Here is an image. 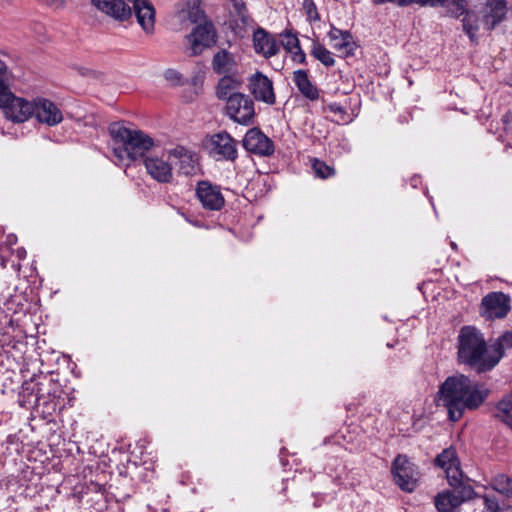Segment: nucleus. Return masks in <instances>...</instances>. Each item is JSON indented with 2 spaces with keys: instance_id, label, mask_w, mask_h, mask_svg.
<instances>
[{
  "instance_id": "a211bd4d",
  "label": "nucleus",
  "mask_w": 512,
  "mask_h": 512,
  "mask_svg": "<svg viewBox=\"0 0 512 512\" xmlns=\"http://www.w3.org/2000/svg\"><path fill=\"white\" fill-rule=\"evenodd\" d=\"M450 0H372L374 5H382L385 3H392L399 7H408L412 4H417L421 7H432V8H438L448 5ZM453 3V6L455 7L453 9L454 14H461L463 13V5L465 3V0H451Z\"/></svg>"
},
{
  "instance_id": "0eeeda50",
  "label": "nucleus",
  "mask_w": 512,
  "mask_h": 512,
  "mask_svg": "<svg viewBox=\"0 0 512 512\" xmlns=\"http://www.w3.org/2000/svg\"><path fill=\"white\" fill-rule=\"evenodd\" d=\"M203 147L218 160L235 161L238 157L236 140L226 131L206 136Z\"/></svg>"
},
{
  "instance_id": "6e6d98bb",
  "label": "nucleus",
  "mask_w": 512,
  "mask_h": 512,
  "mask_svg": "<svg viewBox=\"0 0 512 512\" xmlns=\"http://www.w3.org/2000/svg\"><path fill=\"white\" fill-rule=\"evenodd\" d=\"M506 481H507L508 486H510V488L506 489L507 493L512 495V483L510 482V479H508V478H506Z\"/></svg>"
},
{
  "instance_id": "aec40b11",
  "label": "nucleus",
  "mask_w": 512,
  "mask_h": 512,
  "mask_svg": "<svg viewBox=\"0 0 512 512\" xmlns=\"http://www.w3.org/2000/svg\"><path fill=\"white\" fill-rule=\"evenodd\" d=\"M466 6H467V0H465V3L463 5V13H461L459 15L458 14L456 15L453 13V9L455 7L453 6V3L451 2V0L449 1L448 5L443 6L442 8H446L447 12L455 18H458V17L464 15V17L462 19L463 31L467 34V36L469 37V39L472 43H476L477 42L476 33L479 30V24H478L479 17L474 11L467 10Z\"/></svg>"
},
{
  "instance_id": "4d7b16f0",
  "label": "nucleus",
  "mask_w": 512,
  "mask_h": 512,
  "mask_svg": "<svg viewBox=\"0 0 512 512\" xmlns=\"http://www.w3.org/2000/svg\"><path fill=\"white\" fill-rule=\"evenodd\" d=\"M450 245H451V248L454 250V252H458V247H457V244L455 242L452 241L450 243Z\"/></svg>"
},
{
  "instance_id": "09e8293b",
  "label": "nucleus",
  "mask_w": 512,
  "mask_h": 512,
  "mask_svg": "<svg viewBox=\"0 0 512 512\" xmlns=\"http://www.w3.org/2000/svg\"><path fill=\"white\" fill-rule=\"evenodd\" d=\"M7 73H8V67H7L6 63L0 59V77L5 78Z\"/></svg>"
},
{
  "instance_id": "58836bf2",
  "label": "nucleus",
  "mask_w": 512,
  "mask_h": 512,
  "mask_svg": "<svg viewBox=\"0 0 512 512\" xmlns=\"http://www.w3.org/2000/svg\"><path fill=\"white\" fill-rule=\"evenodd\" d=\"M324 111L328 110L332 113L338 114L340 120L343 122H347L348 114L346 108L337 102L329 103L327 106L323 108Z\"/></svg>"
},
{
  "instance_id": "a18cd8bd",
  "label": "nucleus",
  "mask_w": 512,
  "mask_h": 512,
  "mask_svg": "<svg viewBox=\"0 0 512 512\" xmlns=\"http://www.w3.org/2000/svg\"><path fill=\"white\" fill-rule=\"evenodd\" d=\"M292 53H293V56H292L293 61L298 62L300 64H305V65L307 64L306 54L302 50L301 47L296 49V51L292 52Z\"/></svg>"
},
{
  "instance_id": "cd10ccee",
  "label": "nucleus",
  "mask_w": 512,
  "mask_h": 512,
  "mask_svg": "<svg viewBox=\"0 0 512 512\" xmlns=\"http://www.w3.org/2000/svg\"><path fill=\"white\" fill-rule=\"evenodd\" d=\"M311 55L326 67L335 65L332 53L322 44L315 43L311 49Z\"/></svg>"
},
{
  "instance_id": "49530a36",
  "label": "nucleus",
  "mask_w": 512,
  "mask_h": 512,
  "mask_svg": "<svg viewBox=\"0 0 512 512\" xmlns=\"http://www.w3.org/2000/svg\"><path fill=\"white\" fill-rule=\"evenodd\" d=\"M494 417L504 423L507 427H509L512 431V414L506 413V414H500L495 413Z\"/></svg>"
},
{
  "instance_id": "79ce46f5",
  "label": "nucleus",
  "mask_w": 512,
  "mask_h": 512,
  "mask_svg": "<svg viewBox=\"0 0 512 512\" xmlns=\"http://www.w3.org/2000/svg\"><path fill=\"white\" fill-rule=\"evenodd\" d=\"M17 236L15 234H9L6 237V241L0 244V253H14L13 246L17 244Z\"/></svg>"
},
{
  "instance_id": "b1692460",
  "label": "nucleus",
  "mask_w": 512,
  "mask_h": 512,
  "mask_svg": "<svg viewBox=\"0 0 512 512\" xmlns=\"http://www.w3.org/2000/svg\"><path fill=\"white\" fill-rule=\"evenodd\" d=\"M242 82L230 75L223 76L216 86V96L219 100L229 101V97L233 93H237L236 90L240 89Z\"/></svg>"
},
{
  "instance_id": "39448f33",
  "label": "nucleus",
  "mask_w": 512,
  "mask_h": 512,
  "mask_svg": "<svg viewBox=\"0 0 512 512\" xmlns=\"http://www.w3.org/2000/svg\"><path fill=\"white\" fill-rule=\"evenodd\" d=\"M395 484L404 492H413L418 484L420 472L407 455L398 454L391 464Z\"/></svg>"
},
{
  "instance_id": "423d86ee",
  "label": "nucleus",
  "mask_w": 512,
  "mask_h": 512,
  "mask_svg": "<svg viewBox=\"0 0 512 512\" xmlns=\"http://www.w3.org/2000/svg\"><path fill=\"white\" fill-rule=\"evenodd\" d=\"M225 114L235 123L252 125L256 115L254 101L249 95L233 93L226 102Z\"/></svg>"
},
{
  "instance_id": "9d476101",
  "label": "nucleus",
  "mask_w": 512,
  "mask_h": 512,
  "mask_svg": "<svg viewBox=\"0 0 512 512\" xmlns=\"http://www.w3.org/2000/svg\"><path fill=\"white\" fill-rule=\"evenodd\" d=\"M242 146L246 151L263 157H270L275 152L274 142L259 127H252L246 132Z\"/></svg>"
},
{
  "instance_id": "f3484780",
  "label": "nucleus",
  "mask_w": 512,
  "mask_h": 512,
  "mask_svg": "<svg viewBox=\"0 0 512 512\" xmlns=\"http://www.w3.org/2000/svg\"><path fill=\"white\" fill-rule=\"evenodd\" d=\"M253 48L257 54L270 58L279 52V46L275 37L262 27L253 32Z\"/></svg>"
},
{
  "instance_id": "4468645a",
  "label": "nucleus",
  "mask_w": 512,
  "mask_h": 512,
  "mask_svg": "<svg viewBox=\"0 0 512 512\" xmlns=\"http://www.w3.org/2000/svg\"><path fill=\"white\" fill-rule=\"evenodd\" d=\"M250 93L257 101L273 105L276 102L273 82L261 71H257L249 78L248 85Z\"/></svg>"
},
{
  "instance_id": "473e14b6",
  "label": "nucleus",
  "mask_w": 512,
  "mask_h": 512,
  "mask_svg": "<svg viewBox=\"0 0 512 512\" xmlns=\"http://www.w3.org/2000/svg\"><path fill=\"white\" fill-rule=\"evenodd\" d=\"M282 36L284 39L281 41V44L287 52L292 53L293 49H298L301 47L297 35L291 31L286 30Z\"/></svg>"
},
{
  "instance_id": "9b49d317",
  "label": "nucleus",
  "mask_w": 512,
  "mask_h": 512,
  "mask_svg": "<svg viewBox=\"0 0 512 512\" xmlns=\"http://www.w3.org/2000/svg\"><path fill=\"white\" fill-rule=\"evenodd\" d=\"M195 194L202 207L210 211H220L225 205V198L220 186L209 180H200L196 184Z\"/></svg>"
},
{
  "instance_id": "f704fd0d",
  "label": "nucleus",
  "mask_w": 512,
  "mask_h": 512,
  "mask_svg": "<svg viewBox=\"0 0 512 512\" xmlns=\"http://www.w3.org/2000/svg\"><path fill=\"white\" fill-rule=\"evenodd\" d=\"M341 45L348 46L350 50L346 52V57L353 56L355 49L358 47L357 43L354 41V37L349 30H343L341 35Z\"/></svg>"
},
{
  "instance_id": "7c9ffc66",
  "label": "nucleus",
  "mask_w": 512,
  "mask_h": 512,
  "mask_svg": "<svg viewBox=\"0 0 512 512\" xmlns=\"http://www.w3.org/2000/svg\"><path fill=\"white\" fill-rule=\"evenodd\" d=\"M188 19L195 24H201V21H208L204 10L200 7V1L196 0L192 4L188 3Z\"/></svg>"
},
{
  "instance_id": "4be33fe9",
  "label": "nucleus",
  "mask_w": 512,
  "mask_h": 512,
  "mask_svg": "<svg viewBox=\"0 0 512 512\" xmlns=\"http://www.w3.org/2000/svg\"><path fill=\"white\" fill-rule=\"evenodd\" d=\"M293 81L303 97L310 101H316L320 97V90L309 79L308 71L299 69L293 72Z\"/></svg>"
},
{
  "instance_id": "c756f323",
  "label": "nucleus",
  "mask_w": 512,
  "mask_h": 512,
  "mask_svg": "<svg viewBox=\"0 0 512 512\" xmlns=\"http://www.w3.org/2000/svg\"><path fill=\"white\" fill-rule=\"evenodd\" d=\"M230 1L243 27H247L251 22H253V19L249 15V11L244 0Z\"/></svg>"
},
{
  "instance_id": "20e7f679",
  "label": "nucleus",
  "mask_w": 512,
  "mask_h": 512,
  "mask_svg": "<svg viewBox=\"0 0 512 512\" xmlns=\"http://www.w3.org/2000/svg\"><path fill=\"white\" fill-rule=\"evenodd\" d=\"M59 389H45V383L34 379L25 382L22 386V396L28 397L29 403L33 402L38 409H42V413L52 416L57 411L64 408L63 399L60 400Z\"/></svg>"
},
{
  "instance_id": "4c0bfd02",
  "label": "nucleus",
  "mask_w": 512,
  "mask_h": 512,
  "mask_svg": "<svg viewBox=\"0 0 512 512\" xmlns=\"http://www.w3.org/2000/svg\"><path fill=\"white\" fill-rule=\"evenodd\" d=\"M13 95L5 79L0 77V108H3Z\"/></svg>"
},
{
  "instance_id": "7ed1b4c3",
  "label": "nucleus",
  "mask_w": 512,
  "mask_h": 512,
  "mask_svg": "<svg viewBox=\"0 0 512 512\" xmlns=\"http://www.w3.org/2000/svg\"><path fill=\"white\" fill-rule=\"evenodd\" d=\"M108 131L113 141L121 144L113 148V154L119 160L127 158L132 162H143L148 157L146 153L155 145L154 139L144 131L127 128L122 122L111 123Z\"/></svg>"
},
{
  "instance_id": "f257e3e1",
  "label": "nucleus",
  "mask_w": 512,
  "mask_h": 512,
  "mask_svg": "<svg viewBox=\"0 0 512 512\" xmlns=\"http://www.w3.org/2000/svg\"><path fill=\"white\" fill-rule=\"evenodd\" d=\"M489 394L490 390L484 384L473 381L467 375L456 373L448 376L439 385L435 402L446 410L447 419L455 423L466 411L479 409Z\"/></svg>"
},
{
  "instance_id": "ea45409f",
  "label": "nucleus",
  "mask_w": 512,
  "mask_h": 512,
  "mask_svg": "<svg viewBox=\"0 0 512 512\" xmlns=\"http://www.w3.org/2000/svg\"><path fill=\"white\" fill-rule=\"evenodd\" d=\"M179 173L186 176L193 175L195 173V165L193 163L192 156H187L181 159Z\"/></svg>"
},
{
  "instance_id": "603ef678",
  "label": "nucleus",
  "mask_w": 512,
  "mask_h": 512,
  "mask_svg": "<svg viewBox=\"0 0 512 512\" xmlns=\"http://www.w3.org/2000/svg\"><path fill=\"white\" fill-rule=\"evenodd\" d=\"M16 253V256H26V250L23 247L17 248Z\"/></svg>"
},
{
  "instance_id": "e433bc0d",
  "label": "nucleus",
  "mask_w": 512,
  "mask_h": 512,
  "mask_svg": "<svg viewBox=\"0 0 512 512\" xmlns=\"http://www.w3.org/2000/svg\"><path fill=\"white\" fill-rule=\"evenodd\" d=\"M303 7L305 9L308 21L315 22L320 20L317 6L313 0H304Z\"/></svg>"
},
{
  "instance_id": "6ab92c4d",
  "label": "nucleus",
  "mask_w": 512,
  "mask_h": 512,
  "mask_svg": "<svg viewBox=\"0 0 512 512\" xmlns=\"http://www.w3.org/2000/svg\"><path fill=\"white\" fill-rule=\"evenodd\" d=\"M143 164L147 173L159 183H171L173 172L171 165L158 157H145Z\"/></svg>"
},
{
  "instance_id": "052dcab7",
  "label": "nucleus",
  "mask_w": 512,
  "mask_h": 512,
  "mask_svg": "<svg viewBox=\"0 0 512 512\" xmlns=\"http://www.w3.org/2000/svg\"><path fill=\"white\" fill-rule=\"evenodd\" d=\"M174 155H179L180 157H182L183 155L180 153V151H177V149H174Z\"/></svg>"
},
{
  "instance_id": "dca6fc26",
  "label": "nucleus",
  "mask_w": 512,
  "mask_h": 512,
  "mask_svg": "<svg viewBox=\"0 0 512 512\" xmlns=\"http://www.w3.org/2000/svg\"><path fill=\"white\" fill-rule=\"evenodd\" d=\"M100 12L118 22L131 18L132 8L124 0H91Z\"/></svg>"
},
{
  "instance_id": "864d4df0",
  "label": "nucleus",
  "mask_w": 512,
  "mask_h": 512,
  "mask_svg": "<svg viewBox=\"0 0 512 512\" xmlns=\"http://www.w3.org/2000/svg\"><path fill=\"white\" fill-rule=\"evenodd\" d=\"M45 1L51 5H56V6L62 3V0H45Z\"/></svg>"
},
{
  "instance_id": "13d9d810",
  "label": "nucleus",
  "mask_w": 512,
  "mask_h": 512,
  "mask_svg": "<svg viewBox=\"0 0 512 512\" xmlns=\"http://www.w3.org/2000/svg\"><path fill=\"white\" fill-rule=\"evenodd\" d=\"M12 267H13L17 272H19V267H20V264H19V263L15 264V262L13 261V262H12Z\"/></svg>"
},
{
  "instance_id": "1a4fd4ad",
  "label": "nucleus",
  "mask_w": 512,
  "mask_h": 512,
  "mask_svg": "<svg viewBox=\"0 0 512 512\" xmlns=\"http://www.w3.org/2000/svg\"><path fill=\"white\" fill-rule=\"evenodd\" d=\"M190 44V56L200 55L205 48H211L217 43V31L212 21L196 25L190 34L186 35Z\"/></svg>"
},
{
  "instance_id": "c85d7f7f",
  "label": "nucleus",
  "mask_w": 512,
  "mask_h": 512,
  "mask_svg": "<svg viewBox=\"0 0 512 512\" xmlns=\"http://www.w3.org/2000/svg\"><path fill=\"white\" fill-rule=\"evenodd\" d=\"M312 169L315 175L321 179H327L335 175V168L318 158L313 159Z\"/></svg>"
},
{
  "instance_id": "a19ab883",
  "label": "nucleus",
  "mask_w": 512,
  "mask_h": 512,
  "mask_svg": "<svg viewBox=\"0 0 512 512\" xmlns=\"http://www.w3.org/2000/svg\"><path fill=\"white\" fill-rule=\"evenodd\" d=\"M497 413L506 414L512 411V394H506L496 405Z\"/></svg>"
},
{
  "instance_id": "de8ad7c7",
  "label": "nucleus",
  "mask_w": 512,
  "mask_h": 512,
  "mask_svg": "<svg viewBox=\"0 0 512 512\" xmlns=\"http://www.w3.org/2000/svg\"><path fill=\"white\" fill-rule=\"evenodd\" d=\"M342 32L343 30L331 25V30L327 33V36L331 41H337L341 38Z\"/></svg>"
},
{
  "instance_id": "c03bdc74",
  "label": "nucleus",
  "mask_w": 512,
  "mask_h": 512,
  "mask_svg": "<svg viewBox=\"0 0 512 512\" xmlns=\"http://www.w3.org/2000/svg\"><path fill=\"white\" fill-rule=\"evenodd\" d=\"M205 76L201 73H196L190 80H185L186 83L191 84L195 88H201L204 82Z\"/></svg>"
},
{
  "instance_id": "5fc2aeb1",
  "label": "nucleus",
  "mask_w": 512,
  "mask_h": 512,
  "mask_svg": "<svg viewBox=\"0 0 512 512\" xmlns=\"http://www.w3.org/2000/svg\"><path fill=\"white\" fill-rule=\"evenodd\" d=\"M9 260H10V258H4V257H1V258H0L1 266H2V267H6L7 262H8Z\"/></svg>"
},
{
  "instance_id": "5701e85b",
  "label": "nucleus",
  "mask_w": 512,
  "mask_h": 512,
  "mask_svg": "<svg viewBox=\"0 0 512 512\" xmlns=\"http://www.w3.org/2000/svg\"><path fill=\"white\" fill-rule=\"evenodd\" d=\"M490 346L492 357L488 361V365H492L495 368L504 357L505 350L512 349V331H506L500 335Z\"/></svg>"
},
{
  "instance_id": "2eb2a0df",
  "label": "nucleus",
  "mask_w": 512,
  "mask_h": 512,
  "mask_svg": "<svg viewBox=\"0 0 512 512\" xmlns=\"http://www.w3.org/2000/svg\"><path fill=\"white\" fill-rule=\"evenodd\" d=\"M35 104L34 117L39 123L46 124L47 126H56L62 122V111L53 101L37 97L35 98Z\"/></svg>"
},
{
  "instance_id": "c9c22d12",
  "label": "nucleus",
  "mask_w": 512,
  "mask_h": 512,
  "mask_svg": "<svg viewBox=\"0 0 512 512\" xmlns=\"http://www.w3.org/2000/svg\"><path fill=\"white\" fill-rule=\"evenodd\" d=\"M72 68L82 77H87V78H92V79H97V80H102L105 77L103 72L97 71L94 69H90L87 67L74 65Z\"/></svg>"
},
{
  "instance_id": "f8f14e48",
  "label": "nucleus",
  "mask_w": 512,
  "mask_h": 512,
  "mask_svg": "<svg viewBox=\"0 0 512 512\" xmlns=\"http://www.w3.org/2000/svg\"><path fill=\"white\" fill-rule=\"evenodd\" d=\"M475 495L473 487H462L461 490H445L434 500L438 512H458L460 505Z\"/></svg>"
},
{
  "instance_id": "6e6552de",
  "label": "nucleus",
  "mask_w": 512,
  "mask_h": 512,
  "mask_svg": "<svg viewBox=\"0 0 512 512\" xmlns=\"http://www.w3.org/2000/svg\"><path fill=\"white\" fill-rule=\"evenodd\" d=\"M510 310L511 299L501 291L489 292L481 300L480 315L486 320L505 318Z\"/></svg>"
},
{
  "instance_id": "f03ea898",
  "label": "nucleus",
  "mask_w": 512,
  "mask_h": 512,
  "mask_svg": "<svg viewBox=\"0 0 512 512\" xmlns=\"http://www.w3.org/2000/svg\"><path fill=\"white\" fill-rule=\"evenodd\" d=\"M457 357L460 364L474 369L478 374L494 369L488 365L492 357L491 346L487 344L484 334L475 326H463L457 338Z\"/></svg>"
},
{
  "instance_id": "8fccbe9b",
  "label": "nucleus",
  "mask_w": 512,
  "mask_h": 512,
  "mask_svg": "<svg viewBox=\"0 0 512 512\" xmlns=\"http://www.w3.org/2000/svg\"><path fill=\"white\" fill-rule=\"evenodd\" d=\"M333 47L336 49V50H339V51H344V54L346 55V52L348 50H350V48L348 46H342L341 45V40L339 42H336L334 43Z\"/></svg>"
},
{
  "instance_id": "3c124183",
  "label": "nucleus",
  "mask_w": 512,
  "mask_h": 512,
  "mask_svg": "<svg viewBox=\"0 0 512 512\" xmlns=\"http://www.w3.org/2000/svg\"><path fill=\"white\" fill-rule=\"evenodd\" d=\"M503 123L505 124V126L509 125L510 122L512 121V114L510 112H507L506 114H504L503 116ZM507 129V127H505Z\"/></svg>"
},
{
  "instance_id": "37998d69",
  "label": "nucleus",
  "mask_w": 512,
  "mask_h": 512,
  "mask_svg": "<svg viewBox=\"0 0 512 512\" xmlns=\"http://www.w3.org/2000/svg\"><path fill=\"white\" fill-rule=\"evenodd\" d=\"M484 505L490 512H497L499 510V504L495 498L484 496Z\"/></svg>"
},
{
  "instance_id": "393cba45",
  "label": "nucleus",
  "mask_w": 512,
  "mask_h": 512,
  "mask_svg": "<svg viewBox=\"0 0 512 512\" xmlns=\"http://www.w3.org/2000/svg\"><path fill=\"white\" fill-rule=\"evenodd\" d=\"M446 478L452 490L459 491L462 487H472L470 479H464V475L459 465H453L444 470Z\"/></svg>"
},
{
  "instance_id": "ddd939ff",
  "label": "nucleus",
  "mask_w": 512,
  "mask_h": 512,
  "mask_svg": "<svg viewBox=\"0 0 512 512\" xmlns=\"http://www.w3.org/2000/svg\"><path fill=\"white\" fill-rule=\"evenodd\" d=\"M35 105V99L28 101L13 95L3 109L7 119L14 123H23L34 116Z\"/></svg>"
},
{
  "instance_id": "bf43d9fd",
  "label": "nucleus",
  "mask_w": 512,
  "mask_h": 512,
  "mask_svg": "<svg viewBox=\"0 0 512 512\" xmlns=\"http://www.w3.org/2000/svg\"><path fill=\"white\" fill-rule=\"evenodd\" d=\"M174 155H179L180 157H182L183 155L180 153V151H177V149H174Z\"/></svg>"
},
{
  "instance_id": "bb28decb",
  "label": "nucleus",
  "mask_w": 512,
  "mask_h": 512,
  "mask_svg": "<svg viewBox=\"0 0 512 512\" xmlns=\"http://www.w3.org/2000/svg\"><path fill=\"white\" fill-rule=\"evenodd\" d=\"M233 62V56L227 50L221 49L213 56L212 67L215 73L223 74L228 71L227 66Z\"/></svg>"
},
{
  "instance_id": "2f4dec72",
  "label": "nucleus",
  "mask_w": 512,
  "mask_h": 512,
  "mask_svg": "<svg viewBox=\"0 0 512 512\" xmlns=\"http://www.w3.org/2000/svg\"><path fill=\"white\" fill-rule=\"evenodd\" d=\"M2 446L5 447V454L8 456L19 455L23 449V443L16 435H9Z\"/></svg>"
},
{
  "instance_id": "412c9836",
  "label": "nucleus",
  "mask_w": 512,
  "mask_h": 512,
  "mask_svg": "<svg viewBox=\"0 0 512 512\" xmlns=\"http://www.w3.org/2000/svg\"><path fill=\"white\" fill-rule=\"evenodd\" d=\"M489 11L483 16V23L488 31H492L501 23L507 13L505 0H487Z\"/></svg>"
},
{
  "instance_id": "72a5a7b5",
  "label": "nucleus",
  "mask_w": 512,
  "mask_h": 512,
  "mask_svg": "<svg viewBox=\"0 0 512 512\" xmlns=\"http://www.w3.org/2000/svg\"><path fill=\"white\" fill-rule=\"evenodd\" d=\"M164 78L171 83L172 86L178 87L186 84L183 75L175 69L169 68L164 71Z\"/></svg>"
},
{
  "instance_id": "a878e982",
  "label": "nucleus",
  "mask_w": 512,
  "mask_h": 512,
  "mask_svg": "<svg viewBox=\"0 0 512 512\" xmlns=\"http://www.w3.org/2000/svg\"><path fill=\"white\" fill-rule=\"evenodd\" d=\"M434 464L435 466L445 470L453 465H459L460 461L458 459L456 450L452 447H449L444 449L440 454L436 456Z\"/></svg>"
}]
</instances>
